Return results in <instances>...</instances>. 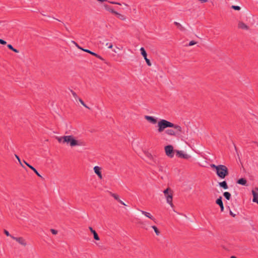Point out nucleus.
<instances>
[{
	"instance_id": "obj_7",
	"label": "nucleus",
	"mask_w": 258,
	"mask_h": 258,
	"mask_svg": "<svg viewBox=\"0 0 258 258\" xmlns=\"http://www.w3.org/2000/svg\"><path fill=\"white\" fill-rule=\"evenodd\" d=\"M12 238L14 240H15L19 244H21L23 246H25L27 245V242L26 240L22 237H16L15 236H12Z\"/></svg>"
},
{
	"instance_id": "obj_34",
	"label": "nucleus",
	"mask_w": 258,
	"mask_h": 258,
	"mask_svg": "<svg viewBox=\"0 0 258 258\" xmlns=\"http://www.w3.org/2000/svg\"><path fill=\"white\" fill-rule=\"evenodd\" d=\"M50 231H51V233L54 235H56V234H57V232H58L56 230H55L54 229H51Z\"/></svg>"
},
{
	"instance_id": "obj_51",
	"label": "nucleus",
	"mask_w": 258,
	"mask_h": 258,
	"mask_svg": "<svg viewBox=\"0 0 258 258\" xmlns=\"http://www.w3.org/2000/svg\"><path fill=\"white\" fill-rule=\"evenodd\" d=\"M230 258H237V257L234 256H232L230 257Z\"/></svg>"
},
{
	"instance_id": "obj_6",
	"label": "nucleus",
	"mask_w": 258,
	"mask_h": 258,
	"mask_svg": "<svg viewBox=\"0 0 258 258\" xmlns=\"http://www.w3.org/2000/svg\"><path fill=\"white\" fill-rule=\"evenodd\" d=\"M176 153V156H178L179 158L187 159L190 158V156L187 154H186L184 151H175Z\"/></svg>"
},
{
	"instance_id": "obj_45",
	"label": "nucleus",
	"mask_w": 258,
	"mask_h": 258,
	"mask_svg": "<svg viewBox=\"0 0 258 258\" xmlns=\"http://www.w3.org/2000/svg\"><path fill=\"white\" fill-rule=\"evenodd\" d=\"M230 214L233 217L235 216V214H233V212L231 211H230Z\"/></svg>"
},
{
	"instance_id": "obj_53",
	"label": "nucleus",
	"mask_w": 258,
	"mask_h": 258,
	"mask_svg": "<svg viewBox=\"0 0 258 258\" xmlns=\"http://www.w3.org/2000/svg\"><path fill=\"white\" fill-rule=\"evenodd\" d=\"M66 29L67 30V31H69L67 27H66Z\"/></svg>"
},
{
	"instance_id": "obj_44",
	"label": "nucleus",
	"mask_w": 258,
	"mask_h": 258,
	"mask_svg": "<svg viewBox=\"0 0 258 258\" xmlns=\"http://www.w3.org/2000/svg\"><path fill=\"white\" fill-rule=\"evenodd\" d=\"M220 206V207L221 211H223V210H224V206H223V204H222V205H220V206Z\"/></svg>"
},
{
	"instance_id": "obj_5",
	"label": "nucleus",
	"mask_w": 258,
	"mask_h": 258,
	"mask_svg": "<svg viewBox=\"0 0 258 258\" xmlns=\"http://www.w3.org/2000/svg\"><path fill=\"white\" fill-rule=\"evenodd\" d=\"M165 151L166 155L170 158H172L174 156V150L173 147L171 145H168L165 147Z\"/></svg>"
},
{
	"instance_id": "obj_22",
	"label": "nucleus",
	"mask_w": 258,
	"mask_h": 258,
	"mask_svg": "<svg viewBox=\"0 0 258 258\" xmlns=\"http://www.w3.org/2000/svg\"><path fill=\"white\" fill-rule=\"evenodd\" d=\"M223 196L227 200H229L231 197L230 193L228 191L224 192L223 194Z\"/></svg>"
},
{
	"instance_id": "obj_21",
	"label": "nucleus",
	"mask_w": 258,
	"mask_h": 258,
	"mask_svg": "<svg viewBox=\"0 0 258 258\" xmlns=\"http://www.w3.org/2000/svg\"><path fill=\"white\" fill-rule=\"evenodd\" d=\"M174 24L177 26L178 29H179L181 31H184L185 28L179 23L177 22H174Z\"/></svg>"
},
{
	"instance_id": "obj_33",
	"label": "nucleus",
	"mask_w": 258,
	"mask_h": 258,
	"mask_svg": "<svg viewBox=\"0 0 258 258\" xmlns=\"http://www.w3.org/2000/svg\"><path fill=\"white\" fill-rule=\"evenodd\" d=\"M4 233L7 236H10L12 238V236H13V235H11L8 231L6 230H4Z\"/></svg>"
},
{
	"instance_id": "obj_48",
	"label": "nucleus",
	"mask_w": 258,
	"mask_h": 258,
	"mask_svg": "<svg viewBox=\"0 0 258 258\" xmlns=\"http://www.w3.org/2000/svg\"><path fill=\"white\" fill-rule=\"evenodd\" d=\"M149 157H150L151 159H153V156L151 154H149Z\"/></svg>"
},
{
	"instance_id": "obj_38",
	"label": "nucleus",
	"mask_w": 258,
	"mask_h": 258,
	"mask_svg": "<svg viewBox=\"0 0 258 258\" xmlns=\"http://www.w3.org/2000/svg\"><path fill=\"white\" fill-rule=\"evenodd\" d=\"M146 60V63H147V64L149 66H151V63L150 61V60L147 58L145 59Z\"/></svg>"
},
{
	"instance_id": "obj_35",
	"label": "nucleus",
	"mask_w": 258,
	"mask_h": 258,
	"mask_svg": "<svg viewBox=\"0 0 258 258\" xmlns=\"http://www.w3.org/2000/svg\"><path fill=\"white\" fill-rule=\"evenodd\" d=\"M108 3L111 4H115V5H121V4L119 3L115 2L114 1H108Z\"/></svg>"
},
{
	"instance_id": "obj_1",
	"label": "nucleus",
	"mask_w": 258,
	"mask_h": 258,
	"mask_svg": "<svg viewBox=\"0 0 258 258\" xmlns=\"http://www.w3.org/2000/svg\"><path fill=\"white\" fill-rule=\"evenodd\" d=\"M211 167L215 170L217 175L221 179H224L229 174L228 168L224 165L211 164Z\"/></svg>"
},
{
	"instance_id": "obj_41",
	"label": "nucleus",
	"mask_w": 258,
	"mask_h": 258,
	"mask_svg": "<svg viewBox=\"0 0 258 258\" xmlns=\"http://www.w3.org/2000/svg\"><path fill=\"white\" fill-rule=\"evenodd\" d=\"M0 43L2 44H6L7 43L6 41L0 39Z\"/></svg>"
},
{
	"instance_id": "obj_47",
	"label": "nucleus",
	"mask_w": 258,
	"mask_h": 258,
	"mask_svg": "<svg viewBox=\"0 0 258 258\" xmlns=\"http://www.w3.org/2000/svg\"><path fill=\"white\" fill-rule=\"evenodd\" d=\"M202 3H205L207 2V0H200Z\"/></svg>"
},
{
	"instance_id": "obj_11",
	"label": "nucleus",
	"mask_w": 258,
	"mask_h": 258,
	"mask_svg": "<svg viewBox=\"0 0 258 258\" xmlns=\"http://www.w3.org/2000/svg\"><path fill=\"white\" fill-rule=\"evenodd\" d=\"M82 50L85 51V52H88L90 54H91L92 55H94V56H95L96 57L102 59V57L99 55L98 54H97V53L94 52H92L91 51H90V50L89 49H82Z\"/></svg>"
},
{
	"instance_id": "obj_31",
	"label": "nucleus",
	"mask_w": 258,
	"mask_h": 258,
	"mask_svg": "<svg viewBox=\"0 0 258 258\" xmlns=\"http://www.w3.org/2000/svg\"><path fill=\"white\" fill-rule=\"evenodd\" d=\"M231 8H232L233 9H234V10H237V11L240 10V9H241V8H240V7L239 6H232L231 7Z\"/></svg>"
},
{
	"instance_id": "obj_14",
	"label": "nucleus",
	"mask_w": 258,
	"mask_h": 258,
	"mask_svg": "<svg viewBox=\"0 0 258 258\" xmlns=\"http://www.w3.org/2000/svg\"><path fill=\"white\" fill-rule=\"evenodd\" d=\"M252 194L253 195L252 202L257 203L258 202V195L255 190H252Z\"/></svg>"
},
{
	"instance_id": "obj_43",
	"label": "nucleus",
	"mask_w": 258,
	"mask_h": 258,
	"mask_svg": "<svg viewBox=\"0 0 258 258\" xmlns=\"http://www.w3.org/2000/svg\"><path fill=\"white\" fill-rule=\"evenodd\" d=\"M118 202H119L121 204H122V205H123L124 206H126L125 203L123 201H122L121 200H119Z\"/></svg>"
},
{
	"instance_id": "obj_23",
	"label": "nucleus",
	"mask_w": 258,
	"mask_h": 258,
	"mask_svg": "<svg viewBox=\"0 0 258 258\" xmlns=\"http://www.w3.org/2000/svg\"><path fill=\"white\" fill-rule=\"evenodd\" d=\"M7 46L10 49L13 50L15 52L18 53L19 52L18 49L14 48L11 44H8Z\"/></svg>"
},
{
	"instance_id": "obj_46",
	"label": "nucleus",
	"mask_w": 258,
	"mask_h": 258,
	"mask_svg": "<svg viewBox=\"0 0 258 258\" xmlns=\"http://www.w3.org/2000/svg\"><path fill=\"white\" fill-rule=\"evenodd\" d=\"M254 190H255L256 192V193L257 194V195H258V188L257 187L255 188Z\"/></svg>"
},
{
	"instance_id": "obj_27",
	"label": "nucleus",
	"mask_w": 258,
	"mask_h": 258,
	"mask_svg": "<svg viewBox=\"0 0 258 258\" xmlns=\"http://www.w3.org/2000/svg\"><path fill=\"white\" fill-rule=\"evenodd\" d=\"M31 169L36 174V175L37 176H38L39 177H41V175L38 172L37 170L34 167H33V166L31 167Z\"/></svg>"
},
{
	"instance_id": "obj_17",
	"label": "nucleus",
	"mask_w": 258,
	"mask_h": 258,
	"mask_svg": "<svg viewBox=\"0 0 258 258\" xmlns=\"http://www.w3.org/2000/svg\"><path fill=\"white\" fill-rule=\"evenodd\" d=\"M238 27L242 29H248V26L242 22H240L238 23Z\"/></svg>"
},
{
	"instance_id": "obj_24",
	"label": "nucleus",
	"mask_w": 258,
	"mask_h": 258,
	"mask_svg": "<svg viewBox=\"0 0 258 258\" xmlns=\"http://www.w3.org/2000/svg\"><path fill=\"white\" fill-rule=\"evenodd\" d=\"M216 203L219 206H220L221 205H222L223 202H222V197H220L218 199H217L216 201Z\"/></svg>"
},
{
	"instance_id": "obj_15",
	"label": "nucleus",
	"mask_w": 258,
	"mask_h": 258,
	"mask_svg": "<svg viewBox=\"0 0 258 258\" xmlns=\"http://www.w3.org/2000/svg\"><path fill=\"white\" fill-rule=\"evenodd\" d=\"M165 133L168 135L175 136L176 135V132L172 129H168L166 130Z\"/></svg>"
},
{
	"instance_id": "obj_4",
	"label": "nucleus",
	"mask_w": 258,
	"mask_h": 258,
	"mask_svg": "<svg viewBox=\"0 0 258 258\" xmlns=\"http://www.w3.org/2000/svg\"><path fill=\"white\" fill-rule=\"evenodd\" d=\"M163 194L166 198L167 203L172 207L173 205L172 203L173 193L172 190L169 188H167L163 190Z\"/></svg>"
},
{
	"instance_id": "obj_13",
	"label": "nucleus",
	"mask_w": 258,
	"mask_h": 258,
	"mask_svg": "<svg viewBox=\"0 0 258 258\" xmlns=\"http://www.w3.org/2000/svg\"><path fill=\"white\" fill-rule=\"evenodd\" d=\"M89 229L90 230V231L93 234L94 238L96 240H99L100 238L96 232L94 230H93V229L91 227H89Z\"/></svg>"
},
{
	"instance_id": "obj_9",
	"label": "nucleus",
	"mask_w": 258,
	"mask_h": 258,
	"mask_svg": "<svg viewBox=\"0 0 258 258\" xmlns=\"http://www.w3.org/2000/svg\"><path fill=\"white\" fill-rule=\"evenodd\" d=\"M94 171L95 173L98 176L100 179H102V175L101 171V168L98 166H96L94 167Z\"/></svg>"
},
{
	"instance_id": "obj_29",
	"label": "nucleus",
	"mask_w": 258,
	"mask_h": 258,
	"mask_svg": "<svg viewBox=\"0 0 258 258\" xmlns=\"http://www.w3.org/2000/svg\"><path fill=\"white\" fill-rule=\"evenodd\" d=\"M56 139L57 140L58 142L63 143V140H64L63 139V136H62V137H57L56 138Z\"/></svg>"
},
{
	"instance_id": "obj_36",
	"label": "nucleus",
	"mask_w": 258,
	"mask_h": 258,
	"mask_svg": "<svg viewBox=\"0 0 258 258\" xmlns=\"http://www.w3.org/2000/svg\"><path fill=\"white\" fill-rule=\"evenodd\" d=\"M72 42L75 44V45L80 49H81L82 50V49H83V48H82L81 47H80L76 42H75L74 41H72Z\"/></svg>"
},
{
	"instance_id": "obj_54",
	"label": "nucleus",
	"mask_w": 258,
	"mask_h": 258,
	"mask_svg": "<svg viewBox=\"0 0 258 258\" xmlns=\"http://www.w3.org/2000/svg\"><path fill=\"white\" fill-rule=\"evenodd\" d=\"M257 204H258V201H257Z\"/></svg>"
},
{
	"instance_id": "obj_2",
	"label": "nucleus",
	"mask_w": 258,
	"mask_h": 258,
	"mask_svg": "<svg viewBox=\"0 0 258 258\" xmlns=\"http://www.w3.org/2000/svg\"><path fill=\"white\" fill-rule=\"evenodd\" d=\"M63 139V143H67L71 147L81 146L84 145L82 142L76 140L72 135L64 136Z\"/></svg>"
},
{
	"instance_id": "obj_42",
	"label": "nucleus",
	"mask_w": 258,
	"mask_h": 258,
	"mask_svg": "<svg viewBox=\"0 0 258 258\" xmlns=\"http://www.w3.org/2000/svg\"><path fill=\"white\" fill-rule=\"evenodd\" d=\"M24 163L27 166H28L30 169H31V167H32V166H31V165H30L29 164H28L27 162H26L25 161H23Z\"/></svg>"
},
{
	"instance_id": "obj_32",
	"label": "nucleus",
	"mask_w": 258,
	"mask_h": 258,
	"mask_svg": "<svg viewBox=\"0 0 258 258\" xmlns=\"http://www.w3.org/2000/svg\"><path fill=\"white\" fill-rule=\"evenodd\" d=\"M80 102L86 108H89V107L86 105V104L84 102V101L80 98L79 99Z\"/></svg>"
},
{
	"instance_id": "obj_10",
	"label": "nucleus",
	"mask_w": 258,
	"mask_h": 258,
	"mask_svg": "<svg viewBox=\"0 0 258 258\" xmlns=\"http://www.w3.org/2000/svg\"><path fill=\"white\" fill-rule=\"evenodd\" d=\"M145 118L152 124H155L157 122V119L153 116L146 115Z\"/></svg>"
},
{
	"instance_id": "obj_16",
	"label": "nucleus",
	"mask_w": 258,
	"mask_h": 258,
	"mask_svg": "<svg viewBox=\"0 0 258 258\" xmlns=\"http://www.w3.org/2000/svg\"><path fill=\"white\" fill-rule=\"evenodd\" d=\"M104 7L106 11H108V12H110V13H112V14H114V13H115V12H116V11H115L113 9H112L111 8H110V6H109L108 5H104Z\"/></svg>"
},
{
	"instance_id": "obj_40",
	"label": "nucleus",
	"mask_w": 258,
	"mask_h": 258,
	"mask_svg": "<svg viewBox=\"0 0 258 258\" xmlns=\"http://www.w3.org/2000/svg\"><path fill=\"white\" fill-rule=\"evenodd\" d=\"M108 48H111L112 47V44L111 43H107L106 44Z\"/></svg>"
},
{
	"instance_id": "obj_52",
	"label": "nucleus",
	"mask_w": 258,
	"mask_h": 258,
	"mask_svg": "<svg viewBox=\"0 0 258 258\" xmlns=\"http://www.w3.org/2000/svg\"><path fill=\"white\" fill-rule=\"evenodd\" d=\"M123 5H124L125 6H127L128 5L125 3H123Z\"/></svg>"
},
{
	"instance_id": "obj_20",
	"label": "nucleus",
	"mask_w": 258,
	"mask_h": 258,
	"mask_svg": "<svg viewBox=\"0 0 258 258\" xmlns=\"http://www.w3.org/2000/svg\"><path fill=\"white\" fill-rule=\"evenodd\" d=\"M114 14L117 16L118 18H119V19H120L121 20H125L126 19V17L125 16L118 13L116 11L115 12Z\"/></svg>"
},
{
	"instance_id": "obj_39",
	"label": "nucleus",
	"mask_w": 258,
	"mask_h": 258,
	"mask_svg": "<svg viewBox=\"0 0 258 258\" xmlns=\"http://www.w3.org/2000/svg\"><path fill=\"white\" fill-rule=\"evenodd\" d=\"M71 92H72V95H73V97L75 99H77V98L78 97V96H77V94L75 92H74L73 91H71Z\"/></svg>"
},
{
	"instance_id": "obj_30",
	"label": "nucleus",
	"mask_w": 258,
	"mask_h": 258,
	"mask_svg": "<svg viewBox=\"0 0 258 258\" xmlns=\"http://www.w3.org/2000/svg\"><path fill=\"white\" fill-rule=\"evenodd\" d=\"M15 156L16 158H17V159L18 160V161H19V162L20 164V165H21L23 167H24V166H23V165L22 164V162H21V159H20V158H19V157L17 155H16V154H15Z\"/></svg>"
},
{
	"instance_id": "obj_37",
	"label": "nucleus",
	"mask_w": 258,
	"mask_h": 258,
	"mask_svg": "<svg viewBox=\"0 0 258 258\" xmlns=\"http://www.w3.org/2000/svg\"><path fill=\"white\" fill-rule=\"evenodd\" d=\"M196 43L197 42L194 41H190L188 44V46H192L196 44Z\"/></svg>"
},
{
	"instance_id": "obj_8",
	"label": "nucleus",
	"mask_w": 258,
	"mask_h": 258,
	"mask_svg": "<svg viewBox=\"0 0 258 258\" xmlns=\"http://www.w3.org/2000/svg\"><path fill=\"white\" fill-rule=\"evenodd\" d=\"M140 212L145 216L146 217L149 218L151 220L155 221L156 219L149 212L143 211V210H140Z\"/></svg>"
},
{
	"instance_id": "obj_28",
	"label": "nucleus",
	"mask_w": 258,
	"mask_h": 258,
	"mask_svg": "<svg viewBox=\"0 0 258 258\" xmlns=\"http://www.w3.org/2000/svg\"><path fill=\"white\" fill-rule=\"evenodd\" d=\"M140 51H141V53L142 55H143V56L144 55H145L147 54V53H146V51H145V50L144 47H141L140 48Z\"/></svg>"
},
{
	"instance_id": "obj_12",
	"label": "nucleus",
	"mask_w": 258,
	"mask_h": 258,
	"mask_svg": "<svg viewBox=\"0 0 258 258\" xmlns=\"http://www.w3.org/2000/svg\"><path fill=\"white\" fill-rule=\"evenodd\" d=\"M170 127L174 128L175 130V131L176 132V135L181 132V127L178 125L173 123V126H171Z\"/></svg>"
},
{
	"instance_id": "obj_26",
	"label": "nucleus",
	"mask_w": 258,
	"mask_h": 258,
	"mask_svg": "<svg viewBox=\"0 0 258 258\" xmlns=\"http://www.w3.org/2000/svg\"><path fill=\"white\" fill-rule=\"evenodd\" d=\"M151 227L154 229L156 235H159L160 234L159 231L158 230V228L155 226H152Z\"/></svg>"
},
{
	"instance_id": "obj_25",
	"label": "nucleus",
	"mask_w": 258,
	"mask_h": 258,
	"mask_svg": "<svg viewBox=\"0 0 258 258\" xmlns=\"http://www.w3.org/2000/svg\"><path fill=\"white\" fill-rule=\"evenodd\" d=\"M110 195L117 201H118L120 200L119 198V196L116 194L110 192Z\"/></svg>"
},
{
	"instance_id": "obj_18",
	"label": "nucleus",
	"mask_w": 258,
	"mask_h": 258,
	"mask_svg": "<svg viewBox=\"0 0 258 258\" xmlns=\"http://www.w3.org/2000/svg\"><path fill=\"white\" fill-rule=\"evenodd\" d=\"M220 187H223L224 189H226L228 188V185L226 181H223L219 183Z\"/></svg>"
},
{
	"instance_id": "obj_50",
	"label": "nucleus",
	"mask_w": 258,
	"mask_h": 258,
	"mask_svg": "<svg viewBox=\"0 0 258 258\" xmlns=\"http://www.w3.org/2000/svg\"><path fill=\"white\" fill-rule=\"evenodd\" d=\"M146 222H146V221H145V222H143V223H142V224L145 226V223H146Z\"/></svg>"
},
{
	"instance_id": "obj_49",
	"label": "nucleus",
	"mask_w": 258,
	"mask_h": 258,
	"mask_svg": "<svg viewBox=\"0 0 258 258\" xmlns=\"http://www.w3.org/2000/svg\"><path fill=\"white\" fill-rule=\"evenodd\" d=\"M143 57H144V59H146V58H147V54L144 55Z\"/></svg>"
},
{
	"instance_id": "obj_3",
	"label": "nucleus",
	"mask_w": 258,
	"mask_h": 258,
	"mask_svg": "<svg viewBox=\"0 0 258 258\" xmlns=\"http://www.w3.org/2000/svg\"><path fill=\"white\" fill-rule=\"evenodd\" d=\"M158 132L159 133L162 132L164 129L167 127H170L171 126H173V123L168 121L165 119H160L158 122Z\"/></svg>"
},
{
	"instance_id": "obj_19",
	"label": "nucleus",
	"mask_w": 258,
	"mask_h": 258,
	"mask_svg": "<svg viewBox=\"0 0 258 258\" xmlns=\"http://www.w3.org/2000/svg\"><path fill=\"white\" fill-rule=\"evenodd\" d=\"M237 183L241 185H245L246 184V180L241 178L237 180Z\"/></svg>"
}]
</instances>
